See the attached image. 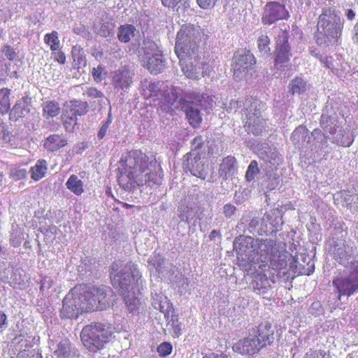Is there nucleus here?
I'll return each instance as SVG.
<instances>
[{
    "label": "nucleus",
    "instance_id": "obj_55",
    "mask_svg": "<svg viewBox=\"0 0 358 358\" xmlns=\"http://www.w3.org/2000/svg\"><path fill=\"white\" fill-rule=\"evenodd\" d=\"M203 358H229V357L224 353L210 352L204 355Z\"/></svg>",
    "mask_w": 358,
    "mask_h": 358
},
{
    "label": "nucleus",
    "instance_id": "obj_37",
    "mask_svg": "<svg viewBox=\"0 0 358 358\" xmlns=\"http://www.w3.org/2000/svg\"><path fill=\"white\" fill-rule=\"evenodd\" d=\"M320 126L325 132L330 134H334L336 131L337 127L329 116H321Z\"/></svg>",
    "mask_w": 358,
    "mask_h": 358
},
{
    "label": "nucleus",
    "instance_id": "obj_51",
    "mask_svg": "<svg viewBox=\"0 0 358 358\" xmlns=\"http://www.w3.org/2000/svg\"><path fill=\"white\" fill-rule=\"evenodd\" d=\"M236 210V208L231 203H227L224 206V214L227 217H230L234 215Z\"/></svg>",
    "mask_w": 358,
    "mask_h": 358
},
{
    "label": "nucleus",
    "instance_id": "obj_17",
    "mask_svg": "<svg viewBox=\"0 0 358 358\" xmlns=\"http://www.w3.org/2000/svg\"><path fill=\"white\" fill-rule=\"evenodd\" d=\"M262 349V346L257 343L251 332L247 338L239 340L233 345V350L243 355H253Z\"/></svg>",
    "mask_w": 358,
    "mask_h": 358
},
{
    "label": "nucleus",
    "instance_id": "obj_38",
    "mask_svg": "<svg viewBox=\"0 0 358 358\" xmlns=\"http://www.w3.org/2000/svg\"><path fill=\"white\" fill-rule=\"evenodd\" d=\"M124 301L129 313L133 314L138 313L139 301L136 297H130L129 295L124 296Z\"/></svg>",
    "mask_w": 358,
    "mask_h": 358
},
{
    "label": "nucleus",
    "instance_id": "obj_33",
    "mask_svg": "<svg viewBox=\"0 0 358 358\" xmlns=\"http://www.w3.org/2000/svg\"><path fill=\"white\" fill-rule=\"evenodd\" d=\"M44 42L50 46L52 51H57L60 49V41L59 40V34L56 31L48 33L44 36Z\"/></svg>",
    "mask_w": 358,
    "mask_h": 358
},
{
    "label": "nucleus",
    "instance_id": "obj_52",
    "mask_svg": "<svg viewBox=\"0 0 358 358\" xmlns=\"http://www.w3.org/2000/svg\"><path fill=\"white\" fill-rule=\"evenodd\" d=\"M159 83H150L148 87L150 94L149 96H155L158 95L159 89Z\"/></svg>",
    "mask_w": 358,
    "mask_h": 358
},
{
    "label": "nucleus",
    "instance_id": "obj_53",
    "mask_svg": "<svg viewBox=\"0 0 358 358\" xmlns=\"http://www.w3.org/2000/svg\"><path fill=\"white\" fill-rule=\"evenodd\" d=\"M182 0H161L164 6L174 8L182 2Z\"/></svg>",
    "mask_w": 358,
    "mask_h": 358
},
{
    "label": "nucleus",
    "instance_id": "obj_18",
    "mask_svg": "<svg viewBox=\"0 0 358 358\" xmlns=\"http://www.w3.org/2000/svg\"><path fill=\"white\" fill-rule=\"evenodd\" d=\"M133 76L129 68L124 66L111 73L112 85L115 89H128L133 83Z\"/></svg>",
    "mask_w": 358,
    "mask_h": 358
},
{
    "label": "nucleus",
    "instance_id": "obj_63",
    "mask_svg": "<svg viewBox=\"0 0 358 358\" xmlns=\"http://www.w3.org/2000/svg\"><path fill=\"white\" fill-rule=\"evenodd\" d=\"M346 358H358V350L348 355Z\"/></svg>",
    "mask_w": 358,
    "mask_h": 358
},
{
    "label": "nucleus",
    "instance_id": "obj_39",
    "mask_svg": "<svg viewBox=\"0 0 358 358\" xmlns=\"http://www.w3.org/2000/svg\"><path fill=\"white\" fill-rule=\"evenodd\" d=\"M259 169L256 160H252L248 167L245 173V178L248 181H252L255 179V176L259 173Z\"/></svg>",
    "mask_w": 358,
    "mask_h": 358
},
{
    "label": "nucleus",
    "instance_id": "obj_36",
    "mask_svg": "<svg viewBox=\"0 0 358 358\" xmlns=\"http://www.w3.org/2000/svg\"><path fill=\"white\" fill-rule=\"evenodd\" d=\"M178 90L176 87L171 86L163 94L164 102L169 106H173L178 99Z\"/></svg>",
    "mask_w": 358,
    "mask_h": 358
},
{
    "label": "nucleus",
    "instance_id": "obj_24",
    "mask_svg": "<svg viewBox=\"0 0 358 358\" xmlns=\"http://www.w3.org/2000/svg\"><path fill=\"white\" fill-rule=\"evenodd\" d=\"M187 168L193 176L205 179L206 176L205 164L201 160L196 163L194 157H187Z\"/></svg>",
    "mask_w": 358,
    "mask_h": 358
},
{
    "label": "nucleus",
    "instance_id": "obj_46",
    "mask_svg": "<svg viewBox=\"0 0 358 358\" xmlns=\"http://www.w3.org/2000/svg\"><path fill=\"white\" fill-rule=\"evenodd\" d=\"M218 0H196V2L202 9H210L215 6Z\"/></svg>",
    "mask_w": 358,
    "mask_h": 358
},
{
    "label": "nucleus",
    "instance_id": "obj_50",
    "mask_svg": "<svg viewBox=\"0 0 358 358\" xmlns=\"http://www.w3.org/2000/svg\"><path fill=\"white\" fill-rule=\"evenodd\" d=\"M103 71V67L99 65L96 68H93L92 71V75L96 81H101L102 80L101 75Z\"/></svg>",
    "mask_w": 358,
    "mask_h": 358
},
{
    "label": "nucleus",
    "instance_id": "obj_9",
    "mask_svg": "<svg viewBox=\"0 0 358 358\" xmlns=\"http://www.w3.org/2000/svg\"><path fill=\"white\" fill-rule=\"evenodd\" d=\"M275 282V275L271 273V267L267 264H261L252 273L250 287L257 294H265L271 289V283Z\"/></svg>",
    "mask_w": 358,
    "mask_h": 358
},
{
    "label": "nucleus",
    "instance_id": "obj_13",
    "mask_svg": "<svg viewBox=\"0 0 358 358\" xmlns=\"http://www.w3.org/2000/svg\"><path fill=\"white\" fill-rule=\"evenodd\" d=\"M289 17V12L285 5L277 1H271L265 5L262 22L264 25H271L280 20Z\"/></svg>",
    "mask_w": 358,
    "mask_h": 358
},
{
    "label": "nucleus",
    "instance_id": "obj_35",
    "mask_svg": "<svg viewBox=\"0 0 358 358\" xmlns=\"http://www.w3.org/2000/svg\"><path fill=\"white\" fill-rule=\"evenodd\" d=\"M203 95L196 92H188L185 93L184 98L180 100V104L185 103L201 104Z\"/></svg>",
    "mask_w": 358,
    "mask_h": 358
},
{
    "label": "nucleus",
    "instance_id": "obj_45",
    "mask_svg": "<svg viewBox=\"0 0 358 358\" xmlns=\"http://www.w3.org/2000/svg\"><path fill=\"white\" fill-rule=\"evenodd\" d=\"M327 352L323 350L310 349L305 355L304 358H328L326 357Z\"/></svg>",
    "mask_w": 358,
    "mask_h": 358
},
{
    "label": "nucleus",
    "instance_id": "obj_25",
    "mask_svg": "<svg viewBox=\"0 0 358 358\" xmlns=\"http://www.w3.org/2000/svg\"><path fill=\"white\" fill-rule=\"evenodd\" d=\"M66 188L75 195L80 196L84 192V183L78 177L72 174L66 182Z\"/></svg>",
    "mask_w": 358,
    "mask_h": 358
},
{
    "label": "nucleus",
    "instance_id": "obj_5",
    "mask_svg": "<svg viewBox=\"0 0 358 358\" xmlns=\"http://www.w3.org/2000/svg\"><path fill=\"white\" fill-rule=\"evenodd\" d=\"M112 335L110 325L102 322H92L83 328L80 339L89 352L96 353L105 348Z\"/></svg>",
    "mask_w": 358,
    "mask_h": 358
},
{
    "label": "nucleus",
    "instance_id": "obj_3",
    "mask_svg": "<svg viewBox=\"0 0 358 358\" xmlns=\"http://www.w3.org/2000/svg\"><path fill=\"white\" fill-rule=\"evenodd\" d=\"M160 168L155 155H147L141 150L132 149L122 155L120 160V174L117 181L123 188H129L133 184L143 185L147 182L157 183L155 173Z\"/></svg>",
    "mask_w": 358,
    "mask_h": 358
},
{
    "label": "nucleus",
    "instance_id": "obj_60",
    "mask_svg": "<svg viewBox=\"0 0 358 358\" xmlns=\"http://www.w3.org/2000/svg\"><path fill=\"white\" fill-rule=\"evenodd\" d=\"M217 236H220V233L215 229L211 231L209 235V238L210 240H213Z\"/></svg>",
    "mask_w": 358,
    "mask_h": 358
},
{
    "label": "nucleus",
    "instance_id": "obj_49",
    "mask_svg": "<svg viewBox=\"0 0 358 358\" xmlns=\"http://www.w3.org/2000/svg\"><path fill=\"white\" fill-rule=\"evenodd\" d=\"M315 57L318 58L322 63H324V66L328 69H334L333 59L331 57H323L320 55H315Z\"/></svg>",
    "mask_w": 358,
    "mask_h": 358
},
{
    "label": "nucleus",
    "instance_id": "obj_4",
    "mask_svg": "<svg viewBox=\"0 0 358 358\" xmlns=\"http://www.w3.org/2000/svg\"><path fill=\"white\" fill-rule=\"evenodd\" d=\"M273 248V241L267 239H255L251 236H240L234 242V249L238 255H245L250 263L266 264Z\"/></svg>",
    "mask_w": 358,
    "mask_h": 358
},
{
    "label": "nucleus",
    "instance_id": "obj_32",
    "mask_svg": "<svg viewBox=\"0 0 358 358\" xmlns=\"http://www.w3.org/2000/svg\"><path fill=\"white\" fill-rule=\"evenodd\" d=\"M306 82L301 77L296 76L289 83V91L292 94H300L306 90Z\"/></svg>",
    "mask_w": 358,
    "mask_h": 358
},
{
    "label": "nucleus",
    "instance_id": "obj_29",
    "mask_svg": "<svg viewBox=\"0 0 358 358\" xmlns=\"http://www.w3.org/2000/svg\"><path fill=\"white\" fill-rule=\"evenodd\" d=\"M10 90L3 87L0 90V112L1 114H6L10 112Z\"/></svg>",
    "mask_w": 358,
    "mask_h": 358
},
{
    "label": "nucleus",
    "instance_id": "obj_8",
    "mask_svg": "<svg viewBox=\"0 0 358 358\" xmlns=\"http://www.w3.org/2000/svg\"><path fill=\"white\" fill-rule=\"evenodd\" d=\"M88 112L87 101L81 100H71L64 104V108L61 115V120L65 130L73 132L78 124V116L85 115Z\"/></svg>",
    "mask_w": 358,
    "mask_h": 358
},
{
    "label": "nucleus",
    "instance_id": "obj_19",
    "mask_svg": "<svg viewBox=\"0 0 358 358\" xmlns=\"http://www.w3.org/2000/svg\"><path fill=\"white\" fill-rule=\"evenodd\" d=\"M68 144V139L64 134H53L48 136L43 141V148L48 152H57Z\"/></svg>",
    "mask_w": 358,
    "mask_h": 358
},
{
    "label": "nucleus",
    "instance_id": "obj_20",
    "mask_svg": "<svg viewBox=\"0 0 358 358\" xmlns=\"http://www.w3.org/2000/svg\"><path fill=\"white\" fill-rule=\"evenodd\" d=\"M192 148L191 151L187 154V157H194L195 162L204 159L206 156V148L205 146V141L201 135L196 136L192 141Z\"/></svg>",
    "mask_w": 358,
    "mask_h": 358
},
{
    "label": "nucleus",
    "instance_id": "obj_26",
    "mask_svg": "<svg viewBox=\"0 0 358 358\" xmlns=\"http://www.w3.org/2000/svg\"><path fill=\"white\" fill-rule=\"evenodd\" d=\"M186 117L193 128H199L202 122L200 110L192 106H188L185 110Z\"/></svg>",
    "mask_w": 358,
    "mask_h": 358
},
{
    "label": "nucleus",
    "instance_id": "obj_14",
    "mask_svg": "<svg viewBox=\"0 0 358 358\" xmlns=\"http://www.w3.org/2000/svg\"><path fill=\"white\" fill-rule=\"evenodd\" d=\"M12 345L14 350L18 352L15 357L10 358H43L40 352L32 349L31 341L27 336L20 335L15 337L12 341Z\"/></svg>",
    "mask_w": 358,
    "mask_h": 358
},
{
    "label": "nucleus",
    "instance_id": "obj_7",
    "mask_svg": "<svg viewBox=\"0 0 358 358\" xmlns=\"http://www.w3.org/2000/svg\"><path fill=\"white\" fill-rule=\"evenodd\" d=\"M333 285L341 296H351L358 292V260L350 262L345 275L336 276L332 281Z\"/></svg>",
    "mask_w": 358,
    "mask_h": 358
},
{
    "label": "nucleus",
    "instance_id": "obj_62",
    "mask_svg": "<svg viewBox=\"0 0 358 358\" xmlns=\"http://www.w3.org/2000/svg\"><path fill=\"white\" fill-rule=\"evenodd\" d=\"M355 36H354V39L358 43V22L355 26Z\"/></svg>",
    "mask_w": 358,
    "mask_h": 358
},
{
    "label": "nucleus",
    "instance_id": "obj_34",
    "mask_svg": "<svg viewBox=\"0 0 358 358\" xmlns=\"http://www.w3.org/2000/svg\"><path fill=\"white\" fill-rule=\"evenodd\" d=\"M257 48L260 53L263 55H269L271 52L270 43L271 40L266 34H262L257 40Z\"/></svg>",
    "mask_w": 358,
    "mask_h": 358
},
{
    "label": "nucleus",
    "instance_id": "obj_31",
    "mask_svg": "<svg viewBox=\"0 0 358 358\" xmlns=\"http://www.w3.org/2000/svg\"><path fill=\"white\" fill-rule=\"evenodd\" d=\"M236 162V158L233 156L224 157L220 164V171L221 172V175L224 177L231 175L232 171L234 169Z\"/></svg>",
    "mask_w": 358,
    "mask_h": 358
},
{
    "label": "nucleus",
    "instance_id": "obj_22",
    "mask_svg": "<svg viewBox=\"0 0 358 358\" xmlns=\"http://www.w3.org/2000/svg\"><path fill=\"white\" fill-rule=\"evenodd\" d=\"M122 266V262L118 260L112 263L110 266V278L113 287L119 286L122 288L126 283L124 282L125 278H122L123 273L122 271H118L119 268Z\"/></svg>",
    "mask_w": 358,
    "mask_h": 358
},
{
    "label": "nucleus",
    "instance_id": "obj_15",
    "mask_svg": "<svg viewBox=\"0 0 358 358\" xmlns=\"http://www.w3.org/2000/svg\"><path fill=\"white\" fill-rule=\"evenodd\" d=\"M250 332L262 348L272 345L274 342L275 331L268 321L260 322Z\"/></svg>",
    "mask_w": 358,
    "mask_h": 358
},
{
    "label": "nucleus",
    "instance_id": "obj_1",
    "mask_svg": "<svg viewBox=\"0 0 358 358\" xmlns=\"http://www.w3.org/2000/svg\"><path fill=\"white\" fill-rule=\"evenodd\" d=\"M201 41L200 30L191 24H182L176 34L175 53L182 71L189 79L199 80L213 69L209 55L199 53Z\"/></svg>",
    "mask_w": 358,
    "mask_h": 358
},
{
    "label": "nucleus",
    "instance_id": "obj_2",
    "mask_svg": "<svg viewBox=\"0 0 358 358\" xmlns=\"http://www.w3.org/2000/svg\"><path fill=\"white\" fill-rule=\"evenodd\" d=\"M108 292V289L103 285H76L63 299L60 317L77 319L83 313L106 310L110 306Z\"/></svg>",
    "mask_w": 358,
    "mask_h": 358
},
{
    "label": "nucleus",
    "instance_id": "obj_56",
    "mask_svg": "<svg viewBox=\"0 0 358 358\" xmlns=\"http://www.w3.org/2000/svg\"><path fill=\"white\" fill-rule=\"evenodd\" d=\"M172 329L173 333L176 336H179L181 334V328L180 324L178 323V320H176V323H174V321L173 320V323L171 324Z\"/></svg>",
    "mask_w": 358,
    "mask_h": 358
},
{
    "label": "nucleus",
    "instance_id": "obj_64",
    "mask_svg": "<svg viewBox=\"0 0 358 358\" xmlns=\"http://www.w3.org/2000/svg\"><path fill=\"white\" fill-rule=\"evenodd\" d=\"M17 172H18V176L21 178H25L27 176V171L25 169L19 170Z\"/></svg>",
    "mask_w": 358,
    "mask_h": 358
},
{
    "label": "nucleus",
    "instance_id": "obj_21",
    "mask_svg": "<svg viewBox=\"0 0 358 358\" xmlns=\"http://www.w3.org/2000/svg\"><path fill=\"white\" fill-rule=\"evenodd\" d=\"M264 124L265 120L260 117H250L245 122V128L248 133L257 136L262 133Z\"/></svg>",
    "mask_w": 358,
    "mask_h": 358
},
{
    "label": "nucleus",
    "instance_id": "obj_28",
    "mask_svg": "<svg viewBox=\"0 0 358 358\" xmlns=\"http://www.w3.org/2000/svg\"><path fill=\"white\" fill-rule=\"evenodd\" d=\"M136 28L132 24H123L118 28L117 38L122 43H128L134 36Z\"/></svg>",
    "mask_w": 358,
    "mask_h": 358
},
{
    "label": "nucleus",
    "instance_id": "obj_47",
    "mask_svg": "<svg viewBox=\"0 0 358 358\" xmlns=\"http://www.w3.org/2000/svg\"><path fill=\"white\" fill-rule=\"evenodd\" d=\"M52 56L55 62H58L61 64H64L66 63V56L65 54L60 51L59 50L57 51H52Z\"/></svg>",
    "mask_w": 358,
    "mask_h": 358
},
{
    "label": "nucleus",
    "instance_id": "obj_59",
    "mask_svg": "<svg viewBox=\"0 0 358 358\" xmlns=\"http://www.w3.org/2000/svg\"><path fill=\"white\" fill-rule=\"evenodd\" d=\"M346 17L349 20H352L355 17V13L352 9H348L346 13Z\"/></svg>",
    "mask_w": 358,
    "mask_h": 358
},
{
    "label": "nucleus",
    "instance_id": "obj_30",
    "mask_svg": "<svg viewBox=\"0 0 358 358\" xmlns=\"http://www.w3.org/2000/svg\"><path fill=\"white\" fill-rule=\"evenodd\" d=\"M59 103L55 101H46L43 107V115L46 119L56 117L59 113Z\"/></svg>",
    "mask_w": 358,
    "mask_h": 358
},
{
    "label": "nucleus",
    "instance_id": "obj_12",
    "mask_svg": "<svg viewBox=\"0 0 358 358\" xmlns=\"http://www.w3.org/2000/svg\"><path fill=\"white\" fill-rule=\"evenodd\" d=\"M256 64V59L248 50L236 51L232 58V71L234 76L238 77L242 73L251 69Z\"/></svg>",
    "mask_w": 358,
    "mask_h": 358
},
{
    "label": "nucleus",
    "instance_id": "obj_58",
    "mask_svg": "<svg viewBox=\"0 0 358 358\" xmlns=\"http://www.w3.org/2000/svg\"><path fill=\"white\" fill-rule=\"evenodd\" d=\"M122 206L123 208H127V209H129V208H136L138 210H141L142 207L140 206H134V205H131V204H129L127 203H122Z\"/></svg>",
    "mask_w": 358,
    "mask_h": 358
},
{
    "label": "nucleus",
    "instance_id": "obj_23",
    "mask_svg": "<svg viewBox=\"0 0 358 358\" xmlns=\"http://www.w3.org/2000/svg\"><path fill=\"white\" fill-rule=\"evenodd\" d=\"M48 169V162L45 159H40L37 160L35 165L31 166L29 170L31 178L34 181L41 180L45 176Z\"/></svg>",
    "mask_w": 358,
    "mask_h": 358
},
{
    "label": "nucleus",
    "instance_id": "obj_40",
    "mask_svg": "<svg viewBox=\"0 0 358 358\" xmlns=\"http://www.w3.org/2000/svg\"><path fill=\"white\" fill-rule=\"evenodd\" d=\"M173 350V346L171 343L163 342L157 348V351L161 357H166L169 355Z\"/></svg>",
    "mask_w": 358,
    "mask_h": 358
},
{
    "label": "nucleus",
    "instance_id": "obj_44",
    "mask_svg": "<svg viewBox=\"0 0 358 358\" xmlns=\"http://www.w3.org/2000/svg\"><path fill=\"white\" fill-rule=\"evenodd\" d=\"M1 52L10 61H13L17 56L15 49L8 44L3 46Z\"/></svg>",
    "mask_w": 358,
    "mask_h": 358
},
{
    "label": "nucleus",
    "instance_id": "obj_57",
    "mask_svg": "<svg viewBox=\"0 0 358 358\" xmlns=\"http://www.w3.org/2000/svg\"><path fill=\"white\" fill-rule=\"evenodd\" d=\"M7 317L6 314L0 311V328H2L6 324Z\"/></svg>",
    "mask_w": 358,
    "mask_h": 358
},
{
    "label": "nucleus",
    "instance_id": "obj_10",
    "mask_svg": "<svg viewBox=\"0 0 358 358\" xmlns=\"http://www.w3.org/2000/svg\"><path fill=\"white\" fill-rule=\"evenodd\" d=\"M143 49L142 61L144 62L147 69L152 74L157 75L160 73L165 67V61L163 58L162 52L157 44L153 42L148 43Z\"/></svg>",
    "mask_w": 358,
    "mask_h": 358
},
{
    "label": "nucleus",
    "instance_id": "obj_42",
    "mask_svg": "<svg viewBox=\"0 0 358 358\" xmlns=\"http://www.w3.org/2000/svg\"><path fill=\"white\" fill-rule=\"evenodd\" d=\"M334 257L340 264L348 259V255L345 247H341L335 250Z\"/></svg>",
    "mask_w": 358,
    "mask_h": 358
},
{
    "label": "nucleus",
    "instance_id": "obj_54",
    "mask_svg": "<svg viewBox=\"0 0 358 358\" xmlns=\"http://www.w3.org/2000/svg\"><path fill=\"white\" fill-rule=\"evenodd\" d=\"M315 271L314 263L311 261L307 263V268H303V271L301 272V274L306 275H311Z\"/></svg>",
    "mask_w": 358,
    "mask_h": 358
},
{
    "label": "nucleus",
    "instance_id": "obj_61",
    "mask_svg": "<svg viewBox=\"0 0 358 358\" xmlns=\"http://www.w3.org/2000/svg\"><path fill=\"white\" fill-rule=\"evenodd\" d=\"M126 268H129V269L133 268L134 270V271H136L137 273V275L139 274V271L138 270L136 266L134 264H131V262L127 264Z\"/></svg>",
    "mask_w": 358,
    "mask_h": 358
},
{
    "label": "nucleus",
    "instance_id": "obj_16",
    "mask_svg": "<svg viewBox=\"0 0 358 358\" xmlns=\"http://www.w3.org/2000/svg\"><path fill=\"white\" fill-rule=\"evenodd\" d=\"M32 108V99L26 94L16 101L9 112V119L12 121H17L20 118L26 117L31 112Z\"/></svg>",
    "mask_w": 358,
    "mask_h": 358
},
{
    "label": "nucleus",
    "instance_id": "obj_43",
    "mask_svg": "<svg viewBox=\"0 0 358 358\" xmlns=\"http://www.w3.org/2000/svg\"><path fill=\"white\" fill-rule=\"evenodd\" d=\"M164 259L159 255H155L151 257L148 263L150 266H152L156 270L159 271L162 268V265L164 264Z\"/></svg>",
    "mask_w": 358,
    "mask_h": 358
},
{
    "label": "nucleus",
    "instance_id": "obj_6",
    "mask_svg": "<svg viewBox=\"0 0 358 358\" xmlns=\"http://www.w3.org/2000/svg\"><path fill=\"white\" fill-rule=\"evenodd\" d=\"M343 21L335 9L325 8L322 9L317 22V30L325 37L327 45L338 43L342 35Z\"/></svg>",
    "mask_w": 358,
    "mask_h": 358
},
{
    "label": "nucleus",
    "instance_id": "obj_27",
    "mask_svg": "<svg viewBox=\"0 0 358 358\" xmlns=\"http://www.w3.org/2000/svg\"><path fill=\"white\" fill-rule=\"evenodd\" d=\"M57 358H73L71 344L68 340H63L59 343L54 352Z\"/></svg>",
    "mask_w": 358,
    "mask_h": 358
},
{
    "label": "nucleus",
    "instance_id": "obj_48",
    "mask_svg": "<svg viewBox=\"0 0 358 358\" xmlns=\"http://www.w3.org/2000/svg\"><path fill=\"white\" fill-rule=\"evenodd\" d=\"M110 123L111 120L110 119V117L102 123L97 135L99 139H102L106 136V134Z\"/></svg>",
    "mask_w": 358,
    "mask_h": 358
},
{
    "label": "nucleus",
    "instance_id": "obj_41",
    "mask_svg": "<svg viewBox=\"0 0 358 358\" xmlns=\"http://www.w3.org/2000/svg\"><path fill=\"white\" fill-rule=\"evenodd\" d=\"M12 135L9 131L8 126L6 123L1 122L0 123V140L8 143L11 141Z\"/></svg>",
    "mask_w": 358,
    "mask_h": 358
},
{
    "label": "nucleus",
    "instance_id": "obj_11",
    "mask_svg": "<svg viewBox=\"0 0 358 358\" xmlns=\"http://www.w3.org/2000/svg\"><path fill=\"white\" fill-rule=\"evenodd\" d=\"M289 38V29H286L276 37L274 66L277 69L282 67L285 63L289 62L292 57Z\"/></svg>",
    "mask_w": 358,
    "mask_h": 358
}]
</instances>
